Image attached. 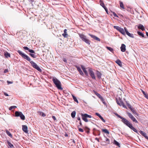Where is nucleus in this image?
Instances as JSON below:
<instances>
[{
	"instance_id": "nucleus-1",
	"label": "nucleus",
	"mask_w": 148,
	"mask_h": 148,
	"mask_svg": "<svg viewBox=\"0 0 148 148\" xmlns=\"http://www.w3.org/2000/svg\"><path fill=\"white\" fill-rule=\"evenodd\" d=\"M52 81L58 89L61 90H62L63 88L61 86V82L56 77H53L52 79Z\"/></svg>"
},
{
	"instance_id": "nucleus-2",
	"label": "nucleus",
	"mask_w": 148,
	"mask_h": 148,
	"mask_svg": "<svg viewBox=\"0 0 148 148\" xmlns=\"http://www.w3.org/2000/svg\"><path fill=\"white\" fill-rule=\"evenodd\" d=\"M124 124L127 126L131 129L134 132L136 133L137 134H139L137 130L133 126L132 124H131L129 121L127 120Z\"/></svg>"
},
{
	"instance_id": "nucleus-3",
	"label": "nucleus",
	"mask_w": 148,
	"mask_h": 148,
	"mask_svg": "<svg viewBox=\"0 0 148 148\" xmlns=\"http://www.w3.org/2000/svg\"><path fill=\"white\" fill-rule=\"evenodd\" d=\"M17 52L19 53V55H21L23 58L24 59L27 60V61L29 62L30 63V62H32V61H31V59L27 55H26L25 53H23L22 51H21L20 50H18Z\"/></svg>"
},
{
	"instance_id": "nucleus-4",
	"label": "nucleus",
	"mask_w": 148,
	"mask_h": 148,
	"mask_svg": "<svg viewBox=\"0 0 148 148\" xmlns=\"http://www.w3.org/2000/svg\"><path fill=\"white\" fill-rule=\"evenodd\" d=\"M79 36L83 41L89 45L90 44V41L87 39L85 36L82 34H79Z\"/></svg>"
},
{
	"instance_id": "nucleus-5",
	"label": "nucleus",
	"mask_w": 148,
	"mask_h": 148,
	"mask_svg": "<svg viewBox=\"0 0 148 148\" xmlns=\"http://www.w3.org/2000/svg\"><path fill=\"white\" fill-rule=\"evenodd\" d=\"M30 64L34 68L36 69L39 72H41L42 70L39 66L33 61L30 62Z\"/></svg>"
},
{
	"instance_id": "nucleus-6",
	"label": "nucleus",
	"mask_w": 148,
	"mask_h": 148,
	"mask_svg": "<svg viewBox=\"0 0 148 148\" xmlns=\"http://www.w3.org/2000/svg\"><path fill=\"white\" fill-rule=\"evenodd\" d=\"M127 114L129 117L131 119L132 121L136 123H138V122L136 119L134 117L132 114L129 112H127Z\"/></svg>"
},
{
	"instance_id": "nucleus-7",
	"label": "nucleus",
	"mask_w": 148,
	"mask_h": 148,
	"mask_svg": "<svg viewBox=\"0 0 148 148\" xmlns=\"http://www.w3.org/2000/svg\"><path fill=\"white\" fill-rule=\"evenodd\" d=\"M89 74L90 75L92 78L93 79H95V76L94 72L93 71L92 69L89 68L88 70Z\"/></svg>"
},
{
	"instance_id": "nucleus-8",
	"label": "nucleus",
	"mask_w": 148,
	"mask_h": 148,
	"mask_svg": "<svg viewBox=\"0 0 148 148\" xmlns=\"http://www.w3.org/2000/svg\"><path fill=\"white\" fill-rule=\"evenodd\" d=\"M115 114L119 118L121 119H122V121L124 124L126 121L127 120V119H125L124 118L122 117V116H121L119 115L117 113H115Z\"/></svg>"
},
{
	"instance_id": "nucleus-9",
	"label": "nucleus",
	"mask_w": 148,
	"mask_h": 148,
	"mask_svg": "<svg viewBox=\"0 0 148 148\" xmlns=\"http://www.w3.org/2000/svg\"><path fill=\"white\" fill-rule=\"evenodd\" d=\"M124 29L125 30V31L126 32V34L129 36V37H131L132 38H133L134 37V36H133V35L132 34H130L129 32L127 30V29L126 27H125L124 28Z\"/></svg>"
},
{
	"instance_id": "nucleus-10",
	"label": "nucleus",
	"mask_w": 148,
	"mask_h": 148,
	"mask_svg": "<svg viewBox=\"0 0 148 148\" xmlns=\"http://www.w3.org/2000/svg\"><path fill=\"white\" fill-rule=\"evenodd\" d=\"M139 132L146 139L148 140V137L147 136L145 132L141 130H140Z\"/></svg>"
},
{
	"instance_id": "nucleus-11",
	"label": "nucleus",
	"mask_w": 148,
	"mask_h": 148,
	"mask_svg": "<svg viewBox=\"0 0 148 148\" xmlns=\"http://www.w3.org/2000/svg\"><path fill=\"white\" fill-rule=\"evenodd\" d=\"M126 46L124 44H122L120 48L122 52H124L126 50Z\"/></svg>"
},
{
	"instance_id": "nucleus-12",
	"label": "nucleus",
	"mask_w": 148,
	"mask_h": 148,
	"mask_svg": "<svg viewBox=\"0 0 148 148\" xmlns=\"http://www.w3.org/2000/svg\"><path fill=\"white\" fill-rule=\"evenodd\" d=\"M89 36H90L92 38H93L94 39L97 40V41H100V39L98 38L97 37L95 36L92 35H91V34H89Z\"/></svg>"
},
{
	"instance_id": "nucleus-13",
	"label": "nucleus",
	"mask_w": 148,
	"mask_h": 148,
	"mask_svg": "<svg viewBox=\"0 0 148 148\" xmlns=\"http://www.w3.org/2000/svg\"><path fill=\"white\" fill-rule=\"evenodd\" d=\"M23 49H24L25 50H27L29 51L31 53H35L34 51L32 49H29L27 47H23Z\"/></svg>"
},
{
	"instance_id": "nucleus-14",
	"label": "nucleus",
	"mask_w": 148,
	"mask_h": 148,
	"mask_svg": "<svg viewBox=\"0 0 148 148\" xmlns=\"http://www.w3.org/2000/svg\"><path fill=\"white\" fill-rule=\"evenodd\" d=\"M22 129L23 131L26 133H27V127L25 125H23Z\"/></svg>"
},
{
	"instance_id": "nucleus-15",
	"label": "nucleus",
	"mask_w": 148,
	"mask_h": 148,
	"mask_svg": "<svg viewBox=\"0 0 148 148\" xmlns=\"http://www.w3.org/2000/svg\"><path fill=\"white\" fill-rule=\"evenodd\" d=\"M67 30L66 29H64V33L62 34V35L64 37V38H67L68 37V34H67Z\"/></svg>"
},
{
	"instance_id": "nucleus-16",
	"label": "nucleus",
	"mask_w": 148,
	"mask_h": 148,
	"mask_svg": "<svg viewBox=\"0 0 148 148\" xmlns=\"http://www.w3.org/2000/svg\"><path fill=\"white\" fill-rule=\"evenodd\" d=\"M81 115L82 116V119L85 122H88V121L87 119V118L85 117V115L84 114H81Z\"/></svg>"
},
{
	"instance_id": "nucleus-17",
	"label": "nucleus",
	"mask_w": 148,
	"mask_h": 148,
	"mask_svg": "<svg viewBox=\"0 0 148 148\" xmlns=\"http://www.w3.org/2000/svg\"><path fill=\"white\" fill-rule=\"evenodd\" d=\"M22 113V112H21L16 111L15 113V114L16 116L20 117Z\"/></svg>"
},
{
	"instance_id": "nucleus-18",
	"label": "nucleus",
	"mask_w": 148,
	"mask_h": 148,
	"mask_svg": "<svg viewBox=\"0 0 148 148\" xmlns=\"http://www.w3.org/2000/svg\"><path fill=\"white\" fill-rule=\"evenodd\" d=\"M116 62L120 66H122V62L119 59H117L116 61Z\"/></svg>"
},
{
	"instance_id": "nucleus-19",
	"label": "nucleus",
	"mask_w": 148,
	"mask_h": 148,
	"mask_svg": "<svg viewBox=\"0 0 148 148\" xmlns=\"http://www.w3.org/2000/svg\"><path fill=\"white\" fill-rule=\"evenodd\" d=\"M138 28L141 29L142 31H144L145 29L144 26L141 24H140L138 26Z\"/></svg>"
},
{
	"instance_id": "nucleus-20",
	"label": "nucleus",
	"mask_w": 148,
	"mask_h": 148,
	"mask_svg": "<svg viewBox=\"0 0 148 148\" xmlns=\"http://www.w3.org/2000/svg\"><path fill=\"white\" fill-rule=\"evenodd\" d=\"M119 31L123 35H125V32L123 28L121 27Z\"/></svg>"
},
{
	"instance_id": "nucleus-21",
	"label": "nucleus",
	"mask_w": 148,
	"mask_h": 148,
	"mask_svg": "<svg viewBox=\"0 0 148 148\" xmlns=\"http://www.w3.org/2000/svg\"><path fill=\"white\" fill-rule=\"evenodd\" d=\"M102 8H103L104 9H105L106 12L108 14V10L107 8V7L102 2Z\"/></svg>"
},
{
	"instance_id": "nucleus-22",
	"label": "nucleus",
	"mask_w": 148,
	"mask_h": 148,
	"mask_svg": "<svg viewBox=\"0 0 148 148\" xmlns=\"http://www.w3.org/2000/svg\"><path fill=\"white\" fill-rule=\"evenodd\" d=\"M38 113L39 115L41 116H42L43 117H44L46 116V115L42 112H39Z\"/></svg>"
},
{
	"instance_id": "nucleus-23",
	"label": "nucleus",
	"mask_w": 148,
	"mask_h": 148,
	"mask_svg": "<svg viewBox=\"0 0 148 148\" xmlns=\"http://www.w3.org/2000/svg\"><path fill=\"white\" fill-rule=\"evenodd\" d=\"M102 132H104L106 134H109L110 133L109 131L107 130L106 129H102Z\"/></svg>"
},
{
	"instance_id": "nucleus-24",
	"label": "nucleus",
	"mask_w": 148,
	"mask_h": 148,
	"mask_svg": "<svg viewBox=\"0 0 148 148\" xmlns=\"http://www.w3.org/2000/svg\"><path fill=\"white\" fill-rule=\"evenodd\" d=\"M120 105H119V106H122L123 107L127 108L126 106L125 105L124 103L122 101H120Z\"/></svg>"
},
{
	"instance_id": "nucleus-25",
	"label": "nucleus",
	"mask_w": 148,
	"mask_h": 148,
	"mask_svg": "<svg viewBox=\"0 0 148 148\" xmlns=\"http://www.w3.org/2000/svg\"><path fill=\"white\" fill-rule=\"evenodd\" d=\"M7 143L8 144L9 146L11 148H14V146L12 144L10 143L9 141L7 140Z\"/></svg>"
},
{
	"instance_id": "nucleus-26",
	"label": "nucleus",
	"mask_w": 148,
	"mask_h": 148,
	"mask_svg": "<svg viewBox=\"0 0 148 148\" xmlns=\"http://www.w3.org/2000/svg\"><path fill=\"white\" fill-rule=\"evenodd\" d=\"M5 132L11 138H12V136L11 133L8 131L7 130H5Z\"/></svg>"
},
{
	"instance_id": "nucleus-27",
	"label": "nucleus",
	"mask_w": 148,
	"mask_h": 148,
	"mask_svg": "<svg viewBox=\"0 0 148 148\" xmlns=\"http://www.w3.org/2000/svg\"><path fill=\"white\" fill-rule=\"evenodd\" d=\"M114 144L119 147H120V144L118 142H117L116 140H114Z\"/></svg>"
},
{
	"instance_id": "nucleus-28",
	"label": "nucleus",
	"mask_w": 148,
	"mask_h": 148,
	"mask_svg": "<svg viewBox=\"0 0 148 148\" xmlns=\"http://www.w3.org/2000/svg\"><path fill=\"white\" fill-rule=\"evenodd\" d=\"M141 91L142 92L143 94L144 95L145 97L147 99H148V95L147 93H146L143 90H141Z\"/></svg>"
},
{
	"instance_id": "nucleus-29",
	"label": "nucleus",
	"mask_w": 148,
	"mask_h": 148,
	"mask_svg": "<svg viewBox=\"0 0 148 148\" xmlns=\"http://www.w3.org/2000/svg\"><path fill=\"white\" fill-rule=\"evenodd\" d=\"M76 112L75 111H73L71 113V116L73 118L75 117L76 114Z\"/></svg>"
},
{
	"instance_id": "nucleus-30",
	"label": "nucleus",
	"mask_w": 148,
	"mask_h": 148,
	"mask_svg": "<svg viewBox=\"0 0 148 148\" xmlns=\"http://www.w3.org/2000/svg\"><path fill=\"white\" fill-rule=\"evenodd\" d=\"M120 7L123 9H125V8L124 7L123 3L121 1H120Z\"/></svg>"
},
{
	"instance_id": "nucleus-31",
	"label": "nucleus",
	"mask_w": 148,
	"mask_h": 148,
	"mask_svg": "<svg viewBox=\"0 0 148 148\" xmlns=\"http://www.w3.org/2000/svg\"><path fill=\"white\" fill-rule=\"evenodd\" d=\"M130 110L134 114L137 116H138V114L136 112V111L133 108H131Z\"/></svg>"
},
{
	"instance_id": "nucleus-32",
	"label": "nucleus",
	"mask_w": 148,
	"mask_h": 148,
	"mask_svg": "<svg viewBox=\"0 0 148 148\" xmlns=\"http://www.w3.org/2000/svg\"><path fill=\"white\" fill-rule=\"evenodd\" d=\"M72 96L73 99V100H74V101H75L76 103H78V101L76 97H75L74 95H72Z\"/></svg>"
},
{
	"instance_id": "nucleus-33",
	"label": "nucleus",
	"mask_w": 148,
	"mask_h": 148,
	"mask_svg": "<svg viewBox=\"0 0 148 148\" xmlns=\"http://www.w3.org/2000/svg\"><path fill=\"white\" fill-rule=\"evenodd\" d=\"M5 57L7 58L8 57H10V55L9 53L7 52L6 53H5Z\"/></svg>"
},
{
	"instance_id": "nucleus-34",
	"label": "nucleus",
	"mask_w": 148,
	"mask_h": 148,
	"mask_svg": "<svg viewBox=\"0 0 148 148\" xmlns=\"http://www.w3.org/2000/svg\"><path fill=\"white\" fill-rule=\"evenodd\" d=\"M122 100L121 99H116V101L117 104L119 105H120V101H122Z\"/></svg>"
},
{
	"instance_id": "nucleus-35",
	"label": "nucleus",
	"mask_w": 148,
	"mask_h": 148,
	"mask_svg": "<svg viewBox=\"0 0 148 148\" xmlns=\"http://www.w3.org/2000/svg\"><path fill=\"white\" fill-rule=\"evenodd\" d=\"M20 117L22 120H24L25 119V116L23 114V113H22V114L21 115Z\"/></svg>"
},
{
	"instance_id": "nucleus-36",
	"label": "nucleus",
	"mask_w": 148,
	"mask_h": 148,
	"mask_svg": "<svg viewBox=\"0 0 148 148\" xmlns=\"http://www.w3.org/2000/svg\"><path fill=\"white\" fill-rule=\"evenodd\" d=\"M137 33L138 35H139V36H142L143 37H144V35L141 32H138Z\"/></svg>"
},
{
	"instance_id": "nucleus-37",
	"label": "nucleus",
	"mask_w": 148,
	"mask_h": 148,
	"mask_svg": "<svg viewBox=\"0 0 148 148\" xmlns=\"http://www.w3.org/2000/svg\"><path fill=\"white\" fill-rule=\"evenodd\" d=\"M85 115V117L86 118H91L92 116L90 115H89L86 114H84Z\"/></svg>"
},
{
	"instance_id": "nucleus-38",
	"label": "nucleus",
	"mask_w": 148,
	"mask_h": 148,
	"mask_svg": "<svg viewBox=\"0 0 148 148\" xmlns=\"http://www.w3.org/2000/svg\"><path fill=\"white\" fill-rule=\"evenodd\" d=\"M106 48L107 49H108L111 52H112L113 51V49L111 47H106Z\"/></svg>"
},
{
	"instance_id": "nucleus-39",
	"label": "nucleus",
	"mask_w": 148,
	"mask_h": 148,
	"mask_svg": "<svg viewBox=\"0 0 148 148\" xmlns=\"http://www.w3.org/2000/svg\"><path fill=\"white\" fill-rule=\"evenodd\" d=\"M114 29H116L117 30L119 31L120 29L121 28V27H119L118 26H114Z\"/></svg>"
},
{
	"instance_id": "nucleus-40",
	"label": "nucleus",
	"mask_w": 148,
	"mask_h": 148,
	"mask_svg": "<svg viewBox=\"0 0 148 148\" xmlns=\"http://www.w3.org/2000/svg\"><path fill=\"white\" fill-rule=\"evenodd\" d=\"M105 141L106 143V144H109L110 143V140L107 138H106Z\"/></svg>"
},
{
	"instance_id": "nucleus-41",
	"label": "nucleus",
	"mask_w": 148,
	"mask_h": 148,
	"mask_svg": "<svg viewBox=\"0 0 148 148\" xmlns=\"http://www.w3.org/2000/svg\"><path fill=\"white\" fill-rule=\"evenodd\" d=\"M16 108V106H11L10 107L9 110H12L13 109H14Z\"/></svg>"
},
{
	"instance_id": "nucleus-42",
	"label": "nucleus",
	"mask_w": 148,
	"mask_h": 148,
	"mask_svg": "<svg viewBox=\"0 0 148 148\" xmlns=\"http://www.w3.org/2000/svg\"><path fill=\"white\" fill-rule=\"evenodd\" d=\"M29 55L33 58H35L36 57V56L34 54L30 53Z\"/></svg>"
},
{
	"instance_id": "nucleus-43",
	"label": "nucleus",
	"mask_w": 148,
	"mask_h": 148,
	"mask_svg": "<svg viewBox=\"0 0 148 148\" xmlns=\"http://www.w3.org/2000/svg\"><path fill=\"white\" fill-rule=\"evenodd\" d=\"M95 114L97 116H99L101 120H102V116L99 113H96Z\"/></svg>"
},
{
	"instance_id": "nucleus-44",
	"label": "nucleus",
	"mask_w": 148,
	"mask_h": 148,
	"mask_svg": "<svg viewBox=\"0 0 148 148\" xmlns=\"http://www.w3.org/2000/svg\"><path fill=\"white\" fill-rule=\"evenodd\" d=\"M85 74L87 76H88V73L86 69L83 70Z\"/></svg>"
},
{
	"instance_id": "nucleus-45",
	"label": "nucleus",
	"mask_w": 148,
	"mask_h": 148,
	"mask_svg": "<svg viewBox=\"0 0 148 148\" xmlns=\"http://www.w3.org/2000/svg\"><path fill=\"white\" fill-rule=\"evenodd\" d=\"M97 75L98 78H101V76L100 75L101 74L99 72H97Z\"/></svg>"
},
{
	"instance_id": "nucleus-46",
	"label": "nucleus",
	"mask_w": 148,
	"mask_h": 148,
	"mask_svg": "<svg viewBox=\"0 0 148 148\" xmlns=\"http://www.w3.org/2000/svg\"><path fill=\"white\" fill-rule=\"evenodd\" d=\"M102 103L105 106L106 108L107 107V104L106 103L104 100L102 98Z\"/></svg>"
},
{
	"instance_id": "nucleus-47",
	"label": "nucleus",
	"mask_w": 148,
	"mask_h": 148,
	"mask_svg": "<svg viewBox=\"0 0 148 148\" xmlns=\"http://www.w3.org/2000/svg\"><path fill=\"white\" fill-rule=\"evenodd\" d=\"M85 130L87 133H88L89 132V129L88 127H85Z\"/></svg>"
},
{
	"instance_id": "nucleus-48",
	"label": "nucleus",
	"mask_w": 148,
	"mask_h": 148,
	"mask_svg": "<svg viewBox=\"0 0 148 148\" xmlns=\"http://www.w3.org/2000/svg\"><path fill=\"white\" fill-rule=\"evenodd\" d=\"M96 95L98 97L101 99H102V97H101L99 93H96Z\"/></svg>"
},
{
	"instance_id": "nucleus-49",
	"label": "nucleus",
	"mask_w": 148,
	"mask_h": 148,
	"mask_svg": "<svg viewBox=\"0 0 148 148\" xmlns=\"http://www.w3.org/2000/svg\"><path fill=\"white\" fill-rule=\"evenodd\" d=\"M78 130L79 132H84L83 130L80 128L79 127Z\"/></svg>"
},
{
	"instance_id": "nucleus-50",
	"label": "nucleus",
	"mask_w": 148,
	"mask_h": 148,
	"mask_svg": "<svg viewBox=\"0 0 148 148\" xmlns=\"http://www.w3.org/2000/svg\"><path fill=\"white\" fill-rule=\"evenodd\" d=\"M76 67L77 70L79 72V71H80L81 70V69L79 67L77 66Z\"/></svg>"
},
{
	"instance_id": "nucleus-51",
	"label": "nucleus",
	"mask_w": 148,
	"mask_h": 148,
	"mask_svg": "<svg viewBox=\"0 0 148 148\" xmlns=\"http://www.w3.org/2000/svg\"><path fill=\"white\" fill-rule=\"evenodd\" d=\"M80 74L82 75V76H83V75H84V74L83 73L82 71V70L80 71H79V72Z\"/></svg>"
},
{
	"instance_id": "nucleus-52",
	"label": "nucleus",
	"mask_w": 148,
	"mask_h": 148,
	"mask_svg": "<svg viewBox=\"0 0 148 148\" xmlns=\"http://www.w3.org/2000/svg\"><path fill=\"white\" fill-rule=\"evenodd\" d=\"M127 105L129 108L130 109H131V108H131V106L130 104H129L127 103Z\"/></svg>"
},
{
	"instance_id": "nucleus-53",
	"label": "nucleus",
	"mask_w": 148,
	"mask_h": 148,
	"mask_svg": "<svg viewBox=\"0 0 148 148\" xmlns=\"http://www.w3.org/2000/svg\"><path fill=\"white\" fill-rule=\"evenodd\" d=\"M113 15L115 17H118V16L117 15V14L115 12H113Z\"/></svg>"
},
{
	"instance_id": "nucleus-54",
	"label": "nucleus",
	"mask_w": 148,
	"mask_h": 148,
	"mask_svg": "<svg viewBox=\"0 0 148 148\" xmlns=\"http://www.w3.org/2000/svg\"><path fill=\"white\" fill-rule=\"evenodd\" d=\"M63 60L64 62L67 63V60L66 58H63Z\"/></svg>"
},
{
	"instance_id": "nucleus-55",
	"label": "nucleus",
	"mask_w": 148,
	"mask_h": 148,
	"mask_svg": "<svg viewBox=\"0 0 148 148\" xmlns=\"http://www.w3.org/2000/svg\"><path fill=\"white\" fill-rule=\"evenodd\" d=\"M81 68H82V69L83 70H84L85 69V68L84 67V66L82 65H81Z\"/></svg>"
},
{
	"instance_id": "nucleus-56",
	"label": "nucleus",
	"mask_w": 148,
	"mask_h": 148,
	"mask_svg": "<svg viewBox=\"0 0 148 148\" xmlns=\"http://www.w3.org/2000/svg\"><path fill=\"white\" fill-rule=\"evenodd\" d=\"M52 118L54 121H56V117L54 116H52Z\"/></svg>"
},
{
	"instance_id": "nucleus-57",
	"label": "nucleus",
	"mask_w": 148,
	"mask_h": 148,
	"mask_svg": "<svg viewBox=\"0 0 148 148\" xmlns=\"http://www.w3.org/2000/svg\"><path fill=\"white\" fill-rule=\"evenodd\" d=\"M7 82L8 84H12L13 82H12L9 81H7Z\"/></svg>"
},
{
	"instance_id": "nucleus-58",
	"label": "nucleus",
	"mask_w": 148,
	"mask_h": 148,
	"mask_svg": "<svg viewBox=\"0 0 148 148\" xmlns=\"http://www.w3.org/2000/svg\"><path fill=\"white\" fill-rule=\"evenodd\" d=\"M8 69H5L4 70V73H7V72H8Z\"/></svg>"
},
{
	"instance_id": "nucleus-59",
	"label": "nucleus",
	"mask_w": 148,
	"mask_h": 148,
	"mask_svg": "<svg viewBox=\"0 0 148 148\" xmlns=\"http://www.w3.org/2000/svg\"><path fill=\"white\" fill-rule=\"evenodd\" d=\"M4 95L6 96H8L9 95L7 94L6 92H4Z\"/></svg>"
},
{
	"instance_id": "nucleus-60",
	"label": "nucleus",
	"mask_w": 148,
	"mask_h": 148,
	"mask_svg": "<svg viewBox=\"0 0 148 148\" xmlns=\"http://www.w3.org/2000/svg\"><path fill=\"white\" fill-rule=\"evenodd\" d=\"M100 5L102 6V1L101 0H100Z\"/></svg>"
},
{
	"instance_id": "nucleus-61",
	"label": "nucleus",
	"mask_w": 148,
	"mask_h": 148,
	"mask_svg": "<svg viewBox=\"0 0 148 148\" xmlns=\"http://www.w3.org/2000/svg\"><path fill=\"white\" fill-rule=\"evenodd\" d=\"M77 119L78 121H81L80 118L79 117H78V118H77Z\"/></svg>"
},
{
	"instance_id": "nucleus-62",
	"label": "nucleus",
	"mask_w": 148,
	"mask_h": 148,
	"mask_svg": "<svg viewBox=\"0 0 148 148\" xmlns=\"http://www.w3.org/2000/svg\"><path fill=\"white\" fill-rule=\"evenodd\" d=\"M71 140H72V142H73V143H74V144H75V140H74V139H71Z\"/></svg>"
},
{
	"instance_id": "nucleus-63",
	"label": "nucleus",
	"mask_w": 148,
	"mask_h": 148,
	"mask_svg": "<svg viewBox=\"0 0 148 148\" xmlns=\"http://www.w3.org/2000/svg\"><path fill=\"white\" fill-rule=\"evenodd\" d=\"M79 124H80V125L81 126H82V122H81V121H79Z\"/></svg>"
},
{
	"instance_id": "nucleus-64",
	"label": "nucleus",
	"mask_w": 148,
	"mask_h": 148,
	"mask_svg": "<svg viewBox=\"0 0 148 148\" xmlns=\"http://www.w3.org/2000/svg\"><path fill=\"white\" fill-rule=\"evenodd\" d=\"M102 121H103L104 122H105V120L102 118Z\"/></svg>"
}]
</instances>
